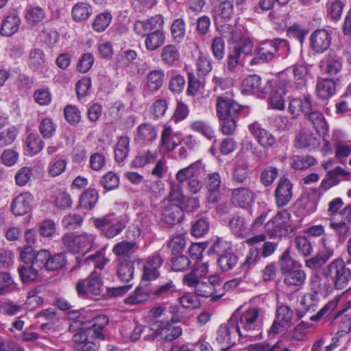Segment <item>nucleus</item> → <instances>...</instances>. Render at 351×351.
Here are the masks:
<instances>
[{"mask_svg":"<svg viewBox=\"0 0 351 351\" xmlns=\"http://www.w3.org/2000/svg\"><path fill=\"white\" fill-rule=\"evenodd\" d=\"M335 156L339 162L348 158L351 154V141H338L334 145Z\"/></svg>","mask_w":351,"mask_h":351,"instance_id":"obj_61","label":"nucleus"},{"mask_svg":"<svg viewBox=\"0 0 351 351\" xmlns=\"http://www.w3.org/2000/svg\"><path fill=\"white\" fill-rule=\"evenodd\" d=\"M269 82H263L258 75H252L245 77L241 84V91L245 94L267 93L270 90Z\"/></svg>","mask_w":351,"mask_h":351,"instance_id":"obj_14","label":"nucleus"},{"mask_svg":"<svg viewBox=\"0 0 351 351\" xmlns=\"http://www.w3.org/2000/svg\"><path fill=\"white\" fill-rule=\"evenodd\" d=\"M270 126L279 131L289 130L292 127V123L289 117L281 115H273L268 118Z\"/></svg>","mask_w":351,"mask_h":351,"instance_id":"obj_54","label":"nucleus"},{"mask_svg":"<svg viewBox=\"0 0 351 351\" xmlns=\"http://www.w3.org/2000/svg\"><path fill=\"white\" fill-rule=\"evenodd\" d=\"M241 339L239 334L236 327H233L230 324V319L227 324H221L217 332V341L226 348L222 350L229 349L235 344L237 340Z\"/></svg>","mask_w":351,"mask_h":351,"instance_id":"obj_15","label":"nucleus"},{"mask_svg":"<svg viewBox=\"0 0 351 351\" xmlns=\"http://www.w3.org/2000/svg\"><path fill=\"white\" fill-rule=\"evenodd\" d=\"M189 128L194 132H198L208 139L214 137L215 132L208 123L202 120H195L190 123Z\"/></svg>","mask_w":351,"mask_h":351,"instance_id":"obj_52","label":"nucleus"},{"mask_svg":"<svg viewBox=\"0 0 351 351\" xmlns=\"http://www.w3.org/2000/svg\"><path fill=\"white\" fill-rule=\"evenodd\" d=\"M102 285L100 274L95 271L87 278L77 283L76 290L80 296L94 298L101 295Z\"/></svg>","mask_w":351,"mask_h":351,"instance_id":"obj_8","label":"nucleus"},{"mask_svg":"<svg viewBox=\"0 0 351 351\" xmlns=\"http://www.w3.org/2000/svg\"><path fill=\"white\" fill-rule=\"evenodd\" d=\"M313 241L311 237L298 236L295 239V247L300 255L308 256L311 254L313 250Z\"/></svg>","mask_w":351,"mask_h":351,"instance_id":"obj_51","label":"nucleus"},{"mask_svg":"<svg viewBox=\"0 0 351 351\" xmlns=\"http://www.w3.org/2000/svg\"><path fill=\"white\" fill-rule=\"evenodd\" d=\"M238 261L237 256L232 251L228 252L217 258V263L222 271H228L233 268Z\"/></svg>","mask_w":351,"mask_h":351,"instance_id":"obj_59","label":"nucleus"},{"mask_svg":"<svg viewBox=\"0 0 351 351\" xmlns=\"http://www.w3.org/2000/svg\"><path fill=\"white\" fill-rule=\"evenodd\" d=\"M93 223L108 239H112L118 235L127 225L125 219L121 218L112 219L109 216L94 218L93 219Z\"/></svg>","mask_w":351,"mask_h":351,"instance_id":"obj_7","label":"nucleus"},{"mask_svg":"<svg viewBox=\"0 0 351 351\" xmlns=\"http://www.w3.org/2000/svg\"><path fill=\"white\" fill-rule=\"evenodd\" d=\"M219 31L229 43H237L242 38V31L236 25L224 24L219 27Z\"/></svg>","mask_w":351,"mask_h":351,"instance_id":"obj_44","label":"nucleus"},{"mask_svg":"<svg viewBox=\"0 0 351 351\" xmlns=\"http://www.w3.org/2000/svg\"><path fill=\"white\" fill-rule=\"evenodd\" d=\"M112 14L108 12H101L96 16L93 23V28L95 32H104L112 21Z\"/></svg>","mask_w":351,"mask_h":351,"instance_id":"obj_56","label":"nucleus"},{"mask_svg":"<svg viewBox=\"0 0 351 351\" xmlns=\"http://www.w3.org/2000/svg\"><path fill=\"white\" fill-rule=\"evenodd\" d=\"M316 160L311 156H295L291 160V166L294 169L303 170L314 165Z\"/></svg>","mask_w":351,"mask_h":351,"instance_id":"obj_57","label":"nucleus"},{"mask_svg":"<svg viewBox=\"0 0 351 351\" xmlns=\"http://www.w3.org/2000/svg\"><path fill=\"white\" fill-rule=\"evenodd\" d=\"M180 51L175 45L169 44L164 46L160 52L161 61L165 65L173 66L180 60Z\"/></svg>","mask_w":351,"mask_h":351,"instance_id":"obj_39","label":"nucleus"},{"mask_svg":"<svg viewBox=\"0 0 351 351\" xmlns=\"http://www.w3.org/2000/svg\"><path fill=\"white\" fill-rule=\"evenodd\" d=\"M178 293L176 285L172 280L160 282L152 291L151 294L156 298L166 300Z\"/></svg>","mask_w":351,"mask_h":351,"instance_id":"obj_27","label":"nucleus"},{"mask_svg":"<svg viewBox=\"0 0 351 351\" xmlns=\"http://www.w3.org/2000/svg\"><path fill=\"white\" fill-rule=\"evenodd\" d=\"M320 66L323 74L329 77L335 76L341 71V58L335 53H330L321 62Z\"/></svg>","mask_w":351,"mask_h":351,"instance_id":"obj_28","label":"nucleus"},{"mask_svg":"<svg viewBox=\"0 0 351 351\" xmlns=\"http://www.w3.org/2000/svg\"><path fill=\"white\" fill-rule=\"evenodd\" d=\"M148 298L149 295L145 289L138 287L127 298H125V303L130 305H134L146 301Z\"/></svg>","mask_w":351,"mask_h":351,"instance_id":"obj_62","label":"nucleus"},{"mask_svg":"<svg viewBox=\"0 0 351 351\" xmlns=\"http://www.w3.org/2000/svg\"><path fill=\"white\" fill-rule=\"evenodd\" d=\"M318 144L317 138L311 134L300 132L298 134L295 139V146L297 148L315 149Z\"/></svg>","mask_w":351,"mask_h":351,"instance_id":"obj_46","label":"nucleus"},{"mask_svg":"<svg viewBox=\"0 0 351 351\" xmlns=\"http://www.w3.org/2000/svg\"><path fill=\"white\" fill-rule=\"evenodd\" d=\"M161 208V219L168 225H173L180 221L183 216L182 209L178 204L171 203L168 200H162Z\"/></svg>","mask_w":351,"mask_h":351,"instance_id":"obj_17","label":"nucleus"},{"mask_svg":"<svg viewBox=\"0 0 351 351\" xmlns=\"http://www.w3.org/2000/svg\"><path fill=\"white\" fill-rule=\"evenodd\" d=\"M165 74L162 70H153L147 76L146 88L152 93L156 92L162 86Z\"/></svg>","mask_w":351,"mask_h":351,"instance_id":"obj_41","label":"nucleus"},{"mask_svg":"<svg viewBox=\"0 0 351 351\" xmlns=\"http://www.w3.org/2000/svg\"><path fill=\"white\" fill-rule=\"evenodd\" d=\"M279 266L281 273L284 275L286 273L301 267V265L297 261H294L290 256V251L287 249L279 260Z\"/></svg>","mask_w":351,"mask_h":351,"instance_id":"obj_48","label":"nucleus"},{"mask_svg":"<svg viewBox=\"0 0 351 351\" xmlns=\"http://www.w3.org/2000/svg\"><path fill=\"white\" fill-rule=\"evenodd\" d=\"M93 13L91 6L84 2L76 3L72 8L71 14L73 20L76 22H82L87 20Z\"/></svg>","mask_w":351,"mask_h":351,"instance_id":"obj_42","label":"nucleus"},{"mask_svg":"<svg viewBox=\"0 0 351 351\" xmlns=\"http://www.w3.org/2000/svg\"><path fill=\"white\" fill-rule=\"evenodd\" d=\"M68 319L72 321L69 330L76 332L73 336L74 348L77 351H95L99 340L104 339L103 330L108 323V318L101 315L93 317L85 311L70 310Z\"/></svg>","mask_w":351,"mask_h":351,"instance_id":"obj_1","label":"nucleus"},{"mask_svg":"<svg viewBox=\"0 0 351 351\" xmlns=\"http://www.w3.org/2000/svg\"><path fill=\"white\" fill-rule=\"evenodd\" d=\"M228 228L234 235L243 238L247 232V222L243 216L235 214L230 219Z\"/></svg>","mask_w":351,"mask_h":351,"instance_id":"obj_35","label":"nucleus"},{"mask_svg":"<svg viewBox=\"0 0 351 351\" xmlns=\"http://www.w3.org/2000/svg\"><path fill=\"white\" fill-rule=\"evenodd\" d=\"M136 245V242L133 241H123L114 245L112 252L119 258H125V256H130L134 252Z\"/></svg>","mask_w":351,"mask_h":351,"instance_id":"obj_49","label":"nucleus"},{"mask_svg":"<svg viewBox=\"0 0 351 351\" xmlns=\"http://www.w3.org/2000/svg\"><path fill=\"white\" fill-rule=\"evenodd\" d=\"M191 287H194L195 293L201 297L217 300L223 295V292L219 291L222 290V285L217 277L211 278L208 281L196 282Z\"/></svg>","mask_w":351,"mask_h":351,"instance_id":"obj_9","label":"nucleus"},{"mask_svg":"<svg viewBox=\"0 0 351 351\" xmlns=\"http://www.w3.org/2000/svg\"><path fill=\"white\" fill-rule=\"evenodd\" d=\"M164 20L160 14H157L145 21H137L134 25V30L138 35L163 30Z\"/></svg>","mask_w":351,"mask_h":351,"instance_id":"obj_16","label":"nucleus"},{"mask_svg":"<svg viewBox=\"0 0 351 351\" xmlns=\"http://www.w3.org/2000/svg\"><path fill=\"white\" fill-rule=\"evenodd\" d=\"M26 146L31 154H36L43 149L44 143L38 134L32 133L27 137Z\"/></svg>","mask_w":351,"mask_h":351,"instance_id":"obj_60","label":"nucleus"},{"mask_svg":"<svg viewBox=\"0 0 351 351\" xmlns=\"http://www.w3.org/2000/svg\"><path fill=\"white\" fill-rule=\"evenodd\" d=\"M203 170L204 165L199 160L191 164L187 167L179 170L176 175V178L178 182L183 183L186 180H190L198 176Z\"/></svg>","mask_w":351,"mask_h":351,"instance_id":"obj_31","label":"nucleus"},{"mask_svg":"<svg viewBox=\"0 0 351 351\" xmlns=\"http://www.w3.org/2000/svg\"><path fill=\"white\" fill-rule=\"evenodd\" d=\"M232 201L238 206L245 208L254 199V193L247 187H239L232 191Z\"/></svg>","mask_w":351,"mask_h":351,"instance_id":"obj_26","label":"nucleus"},{"mask_svg":"<svg viewBox=\"0 0 351 351\" xmlns=\"http://www.w3.org/2000/svg\"><path fill=\"white\" fill-rule=\"evenodd\" d=\"M34 197L29 192L17 195L12 202L11 209L14 215L17 216L28 213L32 208Z\"/></svg>","mask_w":351,"mask_h":351,"instance_id":"obj_22","label":"nucleus"},{"mask_svg":"<svg viewBox=\"0 0 351 351\" xmlns=\"http://www.w3.org/2000/svg\"><path fill=\"white\" fill-rule=\"evenodd\" d=\"M323 274L326 278L333 283L337 289L347 287L351 280V270L341 258H336L330 262Z\"/></svg>","mask_w":351,"mask_h":351,"instance_id":"obj_4","label":"nucleus"},{"mask_svg":"<svg viewBox=\"0 0 351 351\" xmlns=\"http://www.w3.org/2000/svg\"><path fill=\"white\" fill-rule=\"evenodd\" d=\"M141 36L145 38L144 44L146 49L149 51L157 50L165 41V34L164 31H156Z\"/></svg>","mask_w":351,"mask_h":351,"instance_id":"obj_40","label":"nucleus"},{"mask_svg":"<svg viewBox=\"0 0 351 351\" xmlns=\"http://www.w3.org/2000/svg\"><path fill=\"white\" fill-rule=\"evenodd\" d=\"M293 185L287 178H281L275 190V199L278 208L287 205L293 197Z\"/></svg>","mask_w":351,"mask_h":351,"instance_id":"obj_19","label":"nucleus"},{"mask_svg":"<svg viewBox=\"0 0 351 351\" xmlns=\"http://www.w3.org/2000/svg\"><path fill=\"white\" fill-rule=\"evenodd\" d=\"M156 137L157 131L155 127L149 123H143L137 128L135 141L145 145L154 141Z\"/></svg>","mask_w":351,"mask_h":351,"instance_id":"obj_33","label":"nucleus"},{"mask_svg":"<svg viewBox=\"0 0 351 351\" xmlns=\"http://www.w3.org/2000/svg\"><path fill=\"white\" fill-rule=\"evenodd\" d=\"M209 229V221L206 217H200L197 219L191 227V234L195 237H201L204 235Z\"/></svg>","mask_w":351,"mask_h":351,"instance_id":"obj_64","label":"nucleus"},{"mask_svg":"<svg viewBox=\"0 0 351 351\" xmlns=\"http://www.w3.org/2000/svg\"><path fill=\"white\" fill-rule=\"evenodd\" d=\"M232 251V244L221 238H216L212 241L208 249V254H217L218 257Z\"/></svg>","mask_w":351,"mask_h":351,"instance_id":"obj_47","label":"nucleus"},{"mask_svg":"<svg viewBox=\"0 0 351 351\" xmlns=\"http://www.w3.org/2000/svg\"><path fill=\"white\" fill-rule=\"evenodd\" d=\"M305 117L311 121L318 134L323 136L327 134L328 125L322 113L313 108Z\"/></svg>","mask_w":351,"mask_h":351,"instance_id":"obj_34","label":"nucleus"},{"mask_svg":"<svg viewBox=\"0 0 351 351\" xmlns=\"http://www.w3.org/2000/svg\"><path fill=\"white\" fill-rule=\"evenodd\" d=\"M99 195L96 189H88L86 190L81 195L80 204L81 207L85 209L90 210L98 201Z\"/></svg>","mask_w":351,"mask_h":351,"instance_id":"obj_50","label":"nucleus"},{"mask_svg":"<svg viewBox=\"0 0 351 351\" xmlns=\"http://www.w3.org/2000/svg\"><path fill=\"white\" fill-rule=\"evenodd\" d=\"M221 184L220 175L217 173H208L206 178L205 186L207 189L206 201L209 204H216L220 199L219 190Z\"/></svg>","mask_w":351,"mask_h":351,"instance_id":"obj_20","label":"nucleus"},{"mask_svg":"<svg viewBox=\"0 0 351 351\" xmlns=\"http://www.w3.org/2000/svg\"><path fill=\"white\" fill-rule=\"evenodd\" d=\"M143 267L142 279L143 280H152L157 278L159 275L158 269L162 265V258L159 253H154L146 259L141 260Z\"/></svg>","mask_w":351,"mask_h":351,"instance_id":"obj_13","label":"nucleus"},{"mask_svg":"<svg viewBox=\"0 0 351 351\" xmlns=\"http://www.w3.org/2000/svg\"><path fill=\"white\" fill-rule=\"evenodd\" d=\"M20 258L24 263H32L38 271L47 270V262L49 258V252L46 250L34 252L30 246L25 247L20 254Z\"/></svg>","mask_w":351,"mask_h":351,"instance_id":"obj_11","label":"nucleus"},{"mask_svg":"<svg viewBox=\"0 0 351 351\" xmlns=\"http://www.w3.org/2000/svg\"><path fill=\"white\" fill-rule=\"evenodd\" d=\"M331 32L326 29L314 30L309 38L311 49L316 53H323L328 49L331 45Z\"/></svg>","mask_w":351,"mask_h":351,"instance_id":"obj_12","label":"nucleus"},{"mask_svg":"<svg viewBox=\"0 0 351 351\" xmlns=\"http://www.w3.org/2000/svg\"><path fill=\"white\" fill-rule=\"evenodd\" d=\"M337 81L338 79L335 78L319 79L316 85L317 97L322 99L332 97L335 93Z\"/></svg>","mask_w":351,"mask_h":351,"instance_id":"obj_30","label":"nucleus"},{"mask_svg":"<svg viewBox=\"0 0 351 351\" xmlns=\"http://www.w3.org/2000/svg\"><path fill=\"white\" fill-rule=\"evenodd\" d=\"M313 108L311 96L307 95L302 98H291L289 101L288 111L295 117H298L300 114L306 117Z\"/></svg>","mask_w":351,"mask_h":351,"instance_id":"obj_25","label":"nucleus"},{"mask_svg":"<svg viewBox=\"0 0 351 351\" xmlns=\"http://www.w3.org/2000/svg\"><path fill=\"white\" fill-rule=\"evenodd\" d=\"M259 251L258 248L252 247L250 249L246 255L244 262L241 265L239 269L242 274V278H245L251 268L257 263L258 259Z\"/></svg>","mask_w":351,"mask_h":351,"instance_id":"obj_45","label":"nucleus"},{"mask_svg":"<svg viewBox=\"0 0 351 351\" xmlns=\"http://www.w3.org/2000/svg\"><path fill=\"white\" fill-rule=\"evenodd\" d=\"M46 16L45 10L40 6L31 7L27 10L25 18L28 23L35 25L42 22Z\"/></svg>","mask_w":351,"mask_h":351,"instance_id":"obj_55","label":"nucleus"},{"mask_svg":"<svg viewBox=\"0 0 351 351\" xmlns=\"http://www.w3.org/2000/svg\"><path fill=\"white\" fill-rule=\"evenodd\" d=\"M293 84L290 80L283 82L279 86L272 90L269 97L270 106L276 110H283L285 108L284 96L291 90Z\"/></svg>","mask_w":351,"mask_h":351,"instance_id":"obj_21","label":"nucleus"},{"mask_svg":"<svg viewBox=\"0 0 351 351\" xmlns=\"http://www.w3.org/2000/svg\"><path fill=\"white\" fill-rule=\"evenodd\" d=\"M182 183H176L171 182L170 183V190L168 196L163 200H168L169 202L175 204H180L183 202L184 195L182 191Z\"/></svg>","mask_w":351,"mask_h":351,"instance_id":"obj_58","label":"nucleus"},{"mask_svg":"<svg viewBox=\"0 0 351 351\" xmlns=\"http://www.w3.org/2000/svg\"><path fill=\"white\" fill-rule=\"evenodd\" d=\"M293 81L292 89L302 90L306 84V75L308 73V67L304 64H295L292 66Z\"/></svg>","mask_w":351,"mask_h":351,"instance_id":"obj_36","label":"nucleus"},{"mask_svg":"<svg viewBox=\"0 0 351 351\" xmlns=\"http://www.w3.org/2000/svg\"><path fill=\"white\" fill-rule=\"evenodd\" d=\"M149 330L152 334H148L145 339L152 340L160 337L167 341H171L182 335V328L179 326H173L167 321H155L150 324Z\"/></svg>","mask_w":351,"mask_h":351,"instance_id":"obj_5","label":"nucleus"},{"mask_svg":"<svg viewBox=\"0 0 351 351\" xmlns=\"http://www.w3.org/2000/svg\"><path fill=\"white\" fill-rule=\"evenodd\" d=\"M319 302V296L317 292L306 293L300 302V305L296 309V313L299 318H302L308 313L315 311Z\"/></svg>","mask_w":351,"mask_h":351,"instance_id":"obj_23","label":"nucleus"},{"mask_svg":"<svg viewBox=\"0 0 351 351\" xmlns=\"http://www.w3.org/2000/svg\"><path fill=\"white\" fill-rule=\"evenodd\" d=\"M208 271V266L205 263H197L193 270L184 276V283L189 287H192L195 282L201 281Z\"/></svg>","mask_w":351,"mask_h":351,"instance_id":"obj_37","label":"nucleus"},{"mask_svg":"<svg viewBox=\"0 0 351 351\" xmlns=\"http://www.w3.org/2000/svg\"><path fill=\"white\" fill-rule=\"evenodd\" d=\"M244 107L227 97H219L217 101V117H234L244 115Z\"/></svg>","mask_w":351,"mask_h":351,"instance_id":"obj_10","label":"nucleus"},{"mask_svg":"<svg viewBox=\"0 0 351 351\" xmlns=\"http://www.w3.org/2000/svg\"><path fill=\"white\" fill-rule=\"evenodd\" d=\"M289 43L285 39L265 40L259 43L254 50V57L250 60L251 66L268 63L280 53L289 50Z\"/></svg>","mask_w":351,"mask_h":351,"instance_id":"obj_3","label":"nucleus"},{"mask_svg":"<svg viewBox=\"0 0 351 351\" xmlns=\"http://www.w3.org/2000/svg\"><path fill=\"white\" fill-rule=\"evenodd\" d=\"M290 218L289 213L283 210L279 211L274 217L265 224V229L269 238H274L280 234L281 228L285 226Z\"/></svg>","mask_w":351,"mask_h":351,"instance_id":"obj_18","label":"nucleus"},{"mask_svg":"<svg viewBox=\"0 0 351 351\" xmlns=\"http://www.w3.org/2000/svg\"><path fill=\"white\" fill-rule=\"evenodd\" d=\"M134 263L128 258H118L117 263V276L123 282H130L134 277Z\"/></svg>","mask_w":351,"mask_h":351,"instance_id":"obj_29","label":"nucleus"},{"mask_svg":"<svg viewBox=\"0 0 351 351\" xmlns=\"http://www.w3.org/2000/svg\"><path fill=\"white\" fill-rule=\"evenodd\" d=\"M248 128L250 133L262 147L269 148L275 144L276 138L274 135L267 130L261 128L258 123L254 122L250 124Z\"/></svg>","mask_w":351,"mask_h":351,"instance_id":"obj_24","label":"nucleus"},{"mask_svg":"<svg viewBox=\"0 0 351 351\" xmlns=\"http://www.w3.org/2000/svg\"><path fill=\"white\" fill-rule=\"evenodd\" d=\"M264 314V310L261 308H250L239 317L234 314L230 318V324L236 327L241 339L256 341L261 337L262 319Z\"/></svg>","mask_w":351,"mask_h":351,"instance_id":"obj_2","label":"nucleus"},{"mask_svg":"<svg viewBox=\"0 0 351 351\" xmlns=\"http://www.w3.org/2000/svg\"><path fill=\"white\" fill-rule=\"evenodd\" d=\"M18 132L14 126L0 132V148L11 145L16 139Z\"/></svg>","mask_w":351,"mask_h":351,"instance_id":"obj_63","label":"nucleus"},{"mask_svg":"<svg viewBox=\"0 0 351 351\" xmlns=\"http://www.w3.org/2000/svg\"><path fill=\"white\" fill-rule=\"evenodd\" d=\"M95 236L92 234H68L62 238L64 246L71 253H86L92 247Z\"/></svg>","mask_w":351,"mask_h":351,"instance_id":"obj_6","label":"nucleus"},{"mask_svg":"<svg viewBox=\"0 0 351 351\" xmlns=\"http://www.w3.org/2000/svg\"><path fill=\"white\" fill-rule=\"evenodd\" d=\"M21 23L19 14L15 12L10 13L1 23V34L4 36H12L19 30Z\"/></svg>","mask_w":351,"mask_h":351,"instance_id":"obj_32","label":"nucleus"},{"mask_svg":"<svg viewBox=\"0 0 351 351\" xmlns=\"http://www.w3.org/2000/svg\"><path fill=\"white\" fill-rule=\"evenodd\" d=\"M129 145V137L121 136L119 138L114 149V159L117 162H121L127 158L130 150Z\"/></svg>","mask_w":351,"mask_h":351,"instance_id":"obj_43","label":"nucleus"},{"mask_svg":"<svg viewBox=\"0 0 351 351\" xmlns=\"http://www.w3.org/2000/svg\"><path fill=\"white\" fill-rule=\"evenodd\" d=\"M284 283L289 287L300 288L305 282L306 275L301 267H298L284 274Z\"/></svg>","mask_w":351,"mask_h":351,"instance_id":"obj_38","label":"nucleus"},{"mask_svg":"<svg viewBox=\"0 0 351 351\" xmlns=\"http://www.w3.org/2000/svg\"><path fill=\"white\" fill-rule=\"evenodd\" d=\"M99 184L106 191L116 189L119 185V177L116 173L108 171L101 177Z\"/></svg>","mask_w":351,"mask_h":351,"instance_id":"obj_53","label":"nucleus"}]
</instances>
